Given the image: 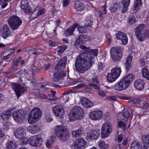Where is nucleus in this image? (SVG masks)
I'll return each mask as SVG.
<instances>
[{"instance_id":"nucleus-45","label":"nucleus","mask_w":149,"mask_h":149,"mask_svg":"<svg viewBox=\"0 0 149 149\" xmlns=\"http://www.w3.org/2000/svg\"><path fill=\"white\" fill-rule=\"evenodd\" d=\"M54 142V141L52 139H48L46 143V146L48 148H51Z\"/></svg>"},{"instance_id":"nucleus-54","label":"nucleus","mask_w":149,"mask_h":149,"mask_svg":"<svg viewBox=\"0 0 149 149\" xmlns=\"http://www.w3.org/2000/svg\"><path fill=\"white\" fill-rule=\"evenodd\" d=\"M91 82L93 84H98L99 82L97 80V77L96 76H95L94 77H93Z\"/></svg>"},{"instance_id":"nucleus-31","label":"nucleus","mask_w":149,"mask_h":149,"mask_svg":"<svg viewBox=\"0 0 149 149\" xmlns=\"http://www.w3.org/2000/svg\"><path fill=\"white\" fill-rule=\"evenodd\" d=\"M111 71L112 73L115 74L118 77L121 72V68L118 66H116L115 68L112 69Z\"/></svg>"},{"instance_id":"nucleus-16","label":"nucleus","mask_w":149,"mask_h":149,"mask_svg":"<svg viewBox=\"0 0 149 149\" xmlns=\"http://www.w3.org/2000/svg\"><path fill=\"white\" fill-rule=\"evenodd\" d=\"M21 7L22 9L24 10L25 13L26 14L29 13L32 11V9L29 6L28 0H22L21 3Z\"/></svg>"},{"instance_id":"nucleus-56","label":"nucleus","mask_w":149,"mask_h":149,"mask_svg":"<svg viewBox=\"0 0 149 149\" xmlns=\"http://www.w3.org/2000/svg\"><path fill=\"white\" fill-rule=\"evenodd\" d=\"M105 67V65L104 63L101 62H99L98 64V69L100 70H102Z\"/></svg>"},{"instance_id":"nucleus-58","label":"nucleus","mask_w":149,"mask_h":149,"mask_svg":"<svg viewBox=\"0 0 149 149\" xmlns=\"http://www.w3.org/2000/svg\"><path fill=\"white\" fill-rule=\"evenodd\" d=\"M120 98L124 100H131L132 99V98L131 97H127V96H121L120 97Z\"/></svg>"},{"instance_id":"nucleus-27","label":"nucleus","mask_w":149,"mask_h":149,"mask_svg":"<svg viewBox=\"0 0 149 149\" xmlns=\"http://www.w3.org/2000/svg\"><path fill=\"white\" fill-rule=\"evenodd\" d=\"M132 58V56L129 55L128 56L126 60L125 65V69L127 71H129L131 68V62Z\"/></svg>"},{"instance_id":"nucleus-34","label":"nucleus","mask_w":149,"mask_h":149,"mask_svg":"<svg viewBox=\"0 0 149 149\" xmlns=\"http://www.w3.org/2000/svg\"><path fill=\"white\" fill-rule=\"evenodd\" d=\"M131 149H142V146L136 141H134L131 144Z\"/></svg>"},{"instance_id":"nucleus-48","label":"nucleus","mask_w":149,"mask_h":149,"mask_svg":"<svg viewBox=\"0 0 149 149\" xmlns=\"http://www.w3.org/2000/svg\"><path fill=\"white\" fill-rule=\"evenodd\" d=\"M66 46H58L56 48L57 51L58 52L61 53L63 52L65 50Z\"/></svg>"},{"instance_id":"nucleus-7","label":"nucleus","mask_w":149,"mask_h":149,"mask_svg":"<svg viewBox=\"0 0 149 149\" xmlns=\"http://www.w3.org/2000/svg\"><path fill=\"white\" fill-rule=\"evenodd\" d=\"M8 22L9 25L13 30L18 29L22 23L21 20L16 15L11 17L8 20Z\"/></svg>"},{"instance_id":"nucleus-32","label":"nucleus","mask_w":149,"mask_h":149,"mask_svg":"<svg viewBox=\"0 0 149 149\" xmlns=\"http://www.w3.org/2000/svg\"><path fill=\"white\" fill-rule=\"evenodd\" d=\"M74 142L78 144L79 146H81L82 149H84L85 148L86 141L82 138H79L77 139Z\"/></svg>"},{"instance_id":"nucleus-41","label":"nucleus","mask_w":149,"mask_h":149,"mask_svg":"<svg viewBox=\"0 0 149 149\" xmlns=\"http://www.w3.org/2000/svg\"><path fill=\"white\" fill-rule=\"evenodd\" d=\"M47 99L52 101H55L58 100V98L55 97L54 95L52 94H50L47 96Z\"/></svg>"},{"instance_id":"nucleus-60","label":"nucleus","mask_w":149,"mask_h":149,"mask_svg":"<svg viewBox=\"0 0 149 149\" xmlns=\"http://www.w3.org/2000/svg\"><path fill=\"white\" fill-rule=\"evenodd\" d=\"M45 11V10L44 9L42 8L38 10V12L37 13V15L38 16L41 15L43 14Z\"/></svg>"},{"instance_id":"nucleus-9","label":"nucleus","mask_w":149,"mask_h":149,"mask_svg":"<svg viewBox=\"0 0 149 149\" xmlns=\"http://www.w3.org/2000/svg\"><path fill=\"white\" fill-rule=\"evenodd\" d=\"M112 127L109 123H106L102 125L101 134L103 138H105L109 135L111 132Z\"/></svg>"},{"instance_id":"nucleus-46","label":"nucleus","mask_w":149,"mask_h":149,"mask_svg":"<svg viewBox=\"0 0 149 149\" xmlns=\"http://www.w3.org/2000/svg\"><path fill=\"white\" fill-rule=\"evenodd\" d=\"M121 41V43L123 45H126L128 42V38L126 36V34L122 38L120 39Z\"/></svg>"},{"instance_id":"nucleus-42","label":"nucleus","mask_w":149,"mask_h":149,"mask_svg":"<svg viewBox=\"0 0 149 149\" xmlns=\"http://www.w3.org/2000/svg\"><path fill=\"white\" fill-rule=\"evenodd\" d=\"M126 34L124 33L118 31L116 34V37L117 39L120 40Z\"/></svg>"},{"instance_id":"nucleus-10","label":"nucleus","mask_w":149,"mask_h":149,"mask_svg":"<svg viewBox=\"0 0 149 149\" xmlns=\"http://www.w3.org/2000/svg\"><path fill=\"white\" fill-rule=\"evenodd\" d=\"M25 111L22 109L15 111L13 113L14 120L19 123H22L25 118Z\"/></svg>"},{"instance_id":"nucleus-39","label":"nucleus","mask_w":149,"mask_h":149,"mask_svg":"<svg viewBox=\"0 0 149 149\" xmlns=\"http://www.w3.org/2000/svg\"><path fill=\"white\" fill-rule=\"evenodd\" d=\"M71 90L66 91L63 93V98L64 101L67 102L68 101L69 98V94L70 93Z\"/></svg>"},{"instance_id":"nucleus-2","label":"nucleus","mask_w":149,"mask_h":149,"mask_svg":"<svg viewBox=\"0 0 149 149\" xmlns=\"http://www.w3.org/2000/svg\"><path fill=\"white\" fill-rule=\"evenodd\" d=\"M134 79V76L131 74L125 76L115 85L114 88L115 90L117 91H120L125 89Z\"/></svg>"},{"instance_id":"nucleus-13","label":"nucleus","mask_w":149,"mask_h":149,"mask_svg":"<svg viewBox=\"0 0 149 149\" xmlns=\"http://www.w3.org/2000/svg\"><path fill=\"white\" fill-rule=\"evenodd\" d=\"M90 118L95 120H100L103 116V113L102 111L98 110L96 111H93L89 114Z\"/></svg>"},{"instance_id":"nucleus-49","label":"nucleus","mask_w":149,"mask_h":149,"mask_svg":"<svg viewBox=\"0 0 149 149\" xmlns=\"http://www.w3.org/2000/svg\"><path fill=\"white\" fill-rule=\"evenodd\" d=\"M86 27L83 26L78 27L77 28L79 32L81 33H85L86 32Z\"/></svg>"},{"instance_id":"nucleus-36","label":"nucleus","mask_w":149,"mask_h":149,"mask_svg":"<svg viewBox=\"0 0 149 149\" xmlns=\"http://www.w3.org/2000/svg\"><path fill=\"white\" fill-rule=\"evenodd\" d=\"M141 72L143 76L149 80V72L148 69L146 68H144L142 69Z\"/></svg>"},{"instance_id":"nucleus-26","label":"nucleus","mask_w":149,"mask_h":149,"mask_svg":"<svg viewBox=\"0 0 149 149\" xmlns=\"http://www.w3.org/2000/svg\"><path fill=\"white\" fill-rule=\"evenodd\" d=\"M77 24H74L72 26H70L68 29L65 33V34L67 36L72 35L75 29L78 26Z\"/></svg>"},{"instance_id":"nucleus-40","label":"nucleus","mask_w":149,"mask_h":149,"mask_svg":"<svg viewBox=\"0 0 149 149\" xmlns=\"http://www.w3.org/2000/svg\"><path fill=\"white\" fill-rule=\"evenodd\" d=\"M141 0H136L135 3L134 10H137L138 9L139 7L141 5Z\"/></svg>"},{"instance_id":"nucleus-8","label":"nucleus","mask_w":149,"mask_h":149,"mask_svg":"<svg viewBox=\"0 0 149 149\" xmlns=\"http://www.w3.org/2000/svg\"><path fill=\"white\" fill-rule=\"evenodd\" d=\"M42 139L39 135H35L31 137L29 139V143L31 146L35 147L40 146L42 143Z\"/></svg>"},{"instance_id":"nucleus-15","label":"nucleus","mask_w":149,"mask_h":149,"mask_svg":"<svg viewBox=\"0 0 149 149\" xmlns=\"http://www.w3.org/2000/svg\"><path fill=\"white\" fill-rule=\"evenodd\" d=\"M52 111L56 116L61 117L64 113V110L62 106L58 105L53 107Z\"/></svg>"},{"instance_id":"nucleus-25","label":"nucleus","mask_w":149,"mask_h":149,"mask_svg":"<svg viewBox=\"0 0 149 149\" xmlns=\"http://www.w3.org/2000/svg\"><path fill=\"white\" fill-rule=\"evenodd\" d=\"M141 139L144 145V149H147L149 146V135H143Z\"/></svg>"},{"instance_id":"nucleus-53","label":"nucleus","mask_w":149,"mask_h":149,"mask_svg":"<svg viewBox=\"0 0 149 149\" xmlns=\"http://www.w3.org/2000/svg\"><path fill=\"white\" fill-rule=\"evenodd\" d=\"M130 0H123V6H128L130 3Z\"/></svg>"},{"instance_id":"nucleus-44","label":"nucleus","mask_w":149,"mask_h":149,"mask_svg":"<svg viewBox=\"0 0 149 149\" xmlns=\"http://www.w3.org/2000/svg\"><path fill=\"white\" fill-rule=\"evenodd\" d=\"M117 8V4L116 3H112L110 6V10L111 12H114Z\"/></svg>"},{"instance_id":"nucleus-52","label":"nucleus","mask_w":149,"mask_h":149,"mask_svg":"<svg viewBox=\"0 0 149 149\" xmlns=\"http://www.w3.org/2000/svg\"><path fill=\"white\" fill-rule=\"evenodd\" d=\"M21 59L22 57L21 56H19L15 61H13V62L14 65L15 66H18V63L21 61Z\"/></svg>"},{"instance_id":"nucleus-5","label":"nucleus","mask_w":149,"mask_h":149,"mask_svg":"<svg viewBox=\"0 0 149 149\" xmlns=\"http://www.w3.org/2000/svg\"><path fill=\"white\" fill-rule=\"evenodd\" d=\"M42 112L38 108H33L31 111L29 117L28 122L30 123H36L41 117Z\"/></svg>"},{"instance_id":"nucleus-17","label":"nucleus","mask_w":149,"mask_h":149,"mask_svg":"<svg viewBox=\"0 0 149 149\" xmlns=\"http://www.w3.org/2000/svg\"><path fill=\"white\" fill-rule=\"evenodd\" d=\"M24 129L22 127H19L15 130L14 132V135L17 138L22 139L25 134Z\"/></svg>"},{"instance_id":"nucleus-1","label":"nucleus","mask_w":149,"mask_h":149,"mask_svg":"<svg viewBox=\"0 0 149 149\" xmlns=\"http://www.w3.org/2000/svg\"><path fill=\"white\" fill-rule=\"evenodd\" d=\"M87 54L81 53L77 58L75 61V67L80 73H83L91 68L93 64L89 59Z\"/></svg>"},{"instance_id":"nucleus-63","label":"nucleus","mask_w":149,"mask_h":149,"mask_svg":"<svg viewBox=\"0 0 149 149\" xmlns=\"http://www.w3.org/2000/svg\"><path fill=\"white\" fill-rule=\"evenodd\" d=\"M85 86V85L83 84H80L75 86L74 88L76 89H79Z\"/></svg>"},{"instance_id":"nucleus-51","label":"nucleus","mask_w":149,"mask_h":149,"mask_svg":"<svg viewBox=\"0 0 149 149\" xmlns=\"http://www.w3.org/2000/svg\"><path fill=\"white\" fill-rule=\"evenodd\" d=\"M56 22V26L55 27V29L53 30L54 32H55L57 27L58 26L61 24V20L60 19H57L56 21H55Z\"/></svg>"},{"instance_id":"nucleus-50","label":"nucleus","mask_w":149,"mask_h":149,"mask_svg":"<svg viewBox=\"0 0 149 149\" xmlns=\"http://www.w3.org/2000/svg\"><path fill=\"white\" fill-rule=\"evenodd\" d=\"M81 146H79L78 144L74 142L72 146V149H82Z\"/></svg>"},{"instance_id":"nucleus-29","label":"nucleus","mask_w":149,"mask_h":149,"mask_svg":"<svg viewBox=\"0 0 149 149\" xmlns=\"http://www.w3.org/2000/svg\"><path fill=\"white\" fill-rule=\"evenodd\" d=\"M11 114L10 110H8L4 111L1 114V117L4 120H6L9 119Z\"/></svg>"},{"instance_id":"nucleus-28","label":"nucleus","mask_w":149,"mask_h":149,"mask_svg":"<svg viewBox=\"0 0 149 149\" xmlns=\"http://www.w3.org/2000/svg\"><path fill=\"white\" fill-rule=\"evenodd\" d=\"M84 132L83 129L81 127H80L77 130H74L72 132V134L73 136L75 138L80 136Z\"/></svg>"},{"instance_id":"nucleus-43","label":"nucleus","mask_w":149,"mask_h":149,"mask_svg":"<svg viewBox=\"0 0 149 149\" xmlns=\"http://www.w3.org/2000/svg\"><path fill=\"white\" fill-rule=\"evenodd\" d=\"M118 126L122 128L123 131L126 130V127L125 123H124L122 121H120L118 123Z\"/></svg>"},{"instance_id":"nucleus-14","label":"nucleus","mask_w":149,"mask_h":149,"mask_svg":"<svg viewBox=\"0 0 149 149\" xmlns=\"http://www.w3.org/2000/svg\"><path fill=\"white\" fill-rule=\"evenodd\" d=\"M144 26L143 24L139 25L136 29L135 31L136 35L138 40L140 41H143L145 39L143 34L142 33Z\"/></svg>"},{"instance_id":"nucleus-35","label":"nucleus","mask_w":149,"mask_h":149,"mask_svg":"<svg viewBox=\"0 0 149 149\" xmlns=\"http://www.w3.org/2000/svg\"><path fill=\"white\" fill-rule=\"evenodd\" d=\"M98 146L100 149H107L109 146L108 144H106L103 141H100L98 143Z\"/></svg>"},{"instance_id":"nucleus-23","label":"nucleus","mask_w":149,"mask_h":149,"mask_svg":"<svg viewBox=\"0 0 149 149\" xmlns=\"http://www.w3.org/2000/svg\"><path fill=\"white\" fill-rule=\"evenodd\" d=\"M145 83L144 80L138 79L136 80L134 83V86L136 89L140 91L144 88Z\"/></svg>"},{"instance_id":"nucleus-6","label":"nucleus","mask_w":149,"mask_h":149,"mask_svg":"<svg viewBox=\"0 0 149 149\" xmlns=\"http://www.w3.org/2000/svg\"><path fill=\"white\" fill-rule=\"evenodd\" d=\"M112 60L115 62L120 61L122 58V52L120 48L113 47L110 51Z\"/></svg>"},{"instance_id":"nucleus-4","label":"nucleus","mask_w":149,"mask_h":149,"mask_svg":"<svg viewBox=\"0 0 149 149\" xmlns=\"http://www.w3.org/2000/svg\"><path fill=\"white\" fill-rule=\"evenodd\" d=\"M84 111L79 106H76L72 108L69 113L70 120L74 121L77 119H81L84 116Z\"/></svg>"},{"instance_id":"nucleus-61","label":"nucleus","mask_w":149,"mask_h":149,"mask_svg":"<svg viewBox=\"0 0 149 149\" xmlns=\"http://www.w3.org/2000/svg\"><path fill=\"white\" fill-rule=\"evenodd\" d=\"M83 39L86 41H90L92 39V38L91 37L86 35H83Z\"/></svg>"},{"instance_id":"nucleus-18","label":"nucleus","mask_w":149,"mask_h":149,"mask_svg":"<svg viewBox=\"0 0 149 149\" xmlns=\"http://www.w3.org/2000/svg\"><path fill=\"white\" fill-rule=\"evenodd\" d=\"M66 73L63 71H58L54 73L53 80L57 82L66 75Z\"/></svg>"},{"instance_id":"nucleus-47","label":"nucleus","mask_w":149,"mask_h":149,"mask_svg":"<svg viewBox=\"0 0 149 149\" xmlns=\"http://www.w3.org/2000/svg\"><path fill=\"white\" fill-rule=\"evenodd\" d=\"M93 85V84L91 82L89 84V85L88 86H85V90L87 92H89L91 91L93 88L92 85Z\"/></svg>"},{"instance_id":"nucleus-22","label":"nucleus","mask_w":149,"mask_h":149,"mask_svg":"<svg viewBox=\"0 0 149 149\" xmlns=\"http://www.w3.org/2000/svg\"><path fill=\"white\" fill-rule=\"evenodd\" d=\"M15 50V48H11L5 50L1 55L2 58L4 59L9 58L13 53Z\"/></svg>"},{"instance_id":"nucleus-59","label":"nucleus","mask_w":149,"mask_h":149,"mask_svg":"<svg viewBox=\"0 0 149 149\" xmlns=\"http://www.w3.org/2000/svg\"><path fill=\"white\" fill-rule=\"evenodd\" d=\"M130 113L128 111H125L123 114V116L125 118H127L129 117Z\"/></svg>"},{"instance_id":"nucleus-38","label":"nucleus","mask_w":149,"mask_h":149,"mask_svg":"<svg viewBox=\"0 0 149 149\" xmlns=\"http://www.w3.org/2000/svg\"><path fill=\"white\" fill-rule=\"evenodd\" d=\"M83 35H80L77 37L75 43V45L77 47V45L81 44L83 42Z\"/></svg>"},{"instance_id":"nucleus-11","label":"nucleus","mask_w":149,"mask_h":149,"mask_svg":"<svg viewBox=\"0 0 149 149\" xmlns=\"http://www.w3.org/2000/svg\"><path fill=\"white\" fill-rule=\"evenodd\" d=\"M12 88L17 97H19L21 96L22 93H24L27 91L26 88L16 83L12 84Z\"/></svg>"},{"instance_id":"nucleus-37","label":"nucleus","mask_w":149,"mask_h":149,"mask_svg":"<svg viewBox=\"0 0 149 149\" xmlns=\"http://www.w3.org/2000/svg\"><path fill=\"white\" fill-rule=\"evenodd\" d=\"M16 145L13 141H9L6 146V149H15Z\"/></svg>"},{"instance_id":"nucleus-3","label":"nucleus","mask_w":149,"mask_h":149,"mask_svg":"<svg viewBox=\"0 0 149 149\" xmlns=\"http://www.w3.org/2000/svg\"><path fill=\"white\" fill-rule=\"evenodd\" d=\"M55 133L59 140L62 141H67L70 136V133L68 131L67 128L63 125L56 126Z\"/></svg>"},{"instance_id":"nucleus-30","label":"nucleus","mask_w":149,"mask_h":149,"mask_svg":"<svg viewBox=\"0 0 149 149\" xmlns=\"http://www.w3.org/2000/svg\"><path fill=\"white\" fill-rule=\"evenodd\" d=\"M118 77L115 74L111 72L108 74L107 76V80L108 81L112 82L114 81Z\"/></svg>"},{"instance_id":"nucleus-21","label":"nucleus","mask_w":149,"mask_h":149,"mask_svg":"<svg viewBox=\"0 0 149 149\" xmlns=\"http://www.w3.org/2000/svg\"><path fill=\"white\" fill-rule=\"evenodd\" d=\"M11 33L9 27L6 24H4L2 28V33L1 36L4 39H6L8 36L10 35Z\"/></svg>"},{"instance_id":"nucleus-33","label":"nucleus","mask_w":149,"mask_h":149,"mask_svg":"<svg viewBox=\"0 0 149 149\" xmlns=\"http://www.w3.org/2000/svg\"><path fill=\"white\" fill-rule=\"evenodd\" d=\"M74 8L77 11H81L84 9L83 4L78 1L75 2Z\"/></svg>"},{"instance_id":"nucleus-62","label":"nucleus","mask_w":149,"mask_h":149,"mask_svg":"<svg viewBox=\"0 0 149 149\" xmlns=\"http://www.w3.org/2000/svg\"><path fill=\"white\" fill-rule=\"evenodd\" d=\"M123 135L122 134H120L117 136V141L119 142H121L123 139Z\"/></svg>"},{"instance_id":"nucleus-24","label":"nucleus","mask_w":149,"mask_h":149,"mask_svg":"<svg viewBox=\"0 0 149 149\" xmlns=\"http://www.w3.org/2000/svg\"><path fill=\"white\" fill-rule=\"evenodd\" d=\"M98 50L97 49H94L90 50L88 53H86L88 55L89 59L92 63L93 62V59L94 56H97L98 54Z\"/></svg>"},{"instance_id":"nucleus-19","label":"nucleus","mask_w":149,"mask_h":149,"mask_svg":"<svg viewBox=\"0 0 149 149\" xmlns=\"http://www.w3.org/2000/svg\"><path fill=\"white\" fill-rule=\"evenodd\" d=\"M81 102L84 107L87 108L92 107L94 104L93 102L85 97H82L81 98Z\"/></svg>"},{"instance_id":"nucleus-55","label":"nucleus","mask_w":149,"mask_h":149,"mask_svg":"<svg viewBox=\"0 0 149 149\" xmlns=\"http://www.w3.org/2000/svg\"><path fill=\"white\" fill-rule=\"evenodd\" d=\"M136 19L133 16H131L129 18V22L131 24H132L136 22Z\"/></svg>"},{"instance_id":"nucleus-20","label":"nucleus","mask_w":149,"mask_h":149,"mask_svg":"<svg viewBox=\"0 0 149 149\" xmlns=\"http://www.w3.org/2000/svg\"><path fill=\"white\" fill-rule=\"evenodd\" d=\"M66 62V57H64L62 58L59 61L56 66L55 67V69H64L65 68Z\"/></svg>"},{"instance_id":"nucleus-57","label":"nucleus","mask_w":149,"mask_h":149,"mask_svg":"<svg viewBox=\"0 0 149 149\" xmlns=\"http://www.w3.org/2000/svg\"><path fill=\"white\" fill-rule=\"evenodd\" d=\"M38 96L39 98L47 99V95L44 93H39L38 94Z\"/></svg>"},{"instance_id":"nucleus-12","label":"nucleus","mask_w":149,"mask_h":149,"mask_svg":"<svg viewBox=\"0 0 149 149\" xmlns=\"http://www.w3.org/2000/svg\"><path fill=\"white\" fill-rule=\"evenodd\" d=\"M100 130L95 129L90 131L87 134V138L88 140L91 141L96 140L100 135Z\"/></svg>"},{"instance_id":"nucleus-64","label":"nucleus","mask_w":149,"mask_h":149,"mask_svg":"<svg viewBox=\"0 0 149 149\" xmlns=\"http://www.w3.org/2000/svg\"><path fill=\"white\" fill-rule=\"evenodd\" d=\"M98 93L102 97L105 96L106 95V93L105 92L101 91H99Z\"/></svg>"}]
</instances>
